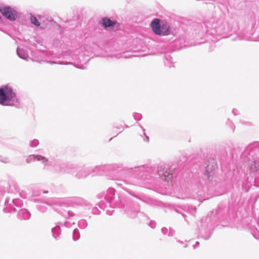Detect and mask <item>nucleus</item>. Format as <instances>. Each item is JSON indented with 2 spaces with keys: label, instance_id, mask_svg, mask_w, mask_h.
<instances>
[{
  "label": "nucleus",
  "instance_id": "nucleus-1",
  "mask_svg": "<svg viewBox=\"0 0 259 259\" xmlns=\"http://www.w3.org/2000/svg\"><path fill=\"white\" fill-rule=\"evenodd\" d=\"M238 29L237 23L233 20L228 22L223 19L212 18L197 24L195 31L197 37L204 39V42L215 41L228 37L230 33H235Z\"/></svg>",
  "mask_w": 259,
  "mask_h": 259
},
{
  "label": "nucleus",
  "instance_id": "nucleus-2",
  "mask_svg": "<svg viewBox=\"0 0 259 259\" xmlns=\"http://www.w3.org/2000/svg\"><path fill=\"white\" fill-rule=\"evenodd\" d=\"M122 169V166L117 164L99 165L94 167L88 166L76 167L75 170V172L73 174V176L77 179H82L85 178L92 174L102 175L106 174L107 172H116L121 171Z\"/></svg>",
  "mask_w": 259,
  "mask_h": 259
},
{
  "label": "nucleus",
  "instance_id": "nucleus-3",
  "mask_svg": "<svg viewBox=\"0 0 259 259\" xmlns=\"http://www.w3.org/2000/svg\"><path fill=\"white\" fill-rule=\"evenodd\" d=\"M216 168V163L212 164L211 166L208 165L205 167V172L199 182L193 185L192 193L194 198H198L199 196L202 195L203 188L205 186H211L215 184L214 175Z\"/></svg>",
  "mask_w": 259,
  "mask_h": 259
},
{
  "label": "nucleus",
  "instance_id": "nucleus-4",
  "mask_svg": "<svg viewBox=\"0 0 259 259\" xmlns=\"http://www.w3.org/2000/svg\"><path fill=\"white\" fill-rule=\"evenodd\" d=\"M50 205H58L60 206H81L85 209H92V213L94 214H99L100 211L97 207H92V205L81 197H72L62 199H55L48 202Z\"/></svg>",
  "mask_w": 259,
  "mask_h": 259
},
{
  "label": "nucleus",
  "instance_id": "nucleus-5",
  "mask_svg": "<svg viewBox=\"0 0 259 259\" xmlns=\"http://www.w3.org/2000/svg\"><path fill=\"white\" fill-rule=\"evenodd\" d=\"M0 104L17 107L19 106V99L11 87L6 85L0 88Z\"/></svg>",
  "mask_w": 259,
  "mask_h": 259
},
{
  "label": "nucleus",
  "instance_id": "nucleus-6",
  "mask_svg": "<svg viewBox=\"0 0 259 259\" xmlns=\"http://www.w3.org/2000/svg\"><path fill=\"white\" fill-rule=\"evenodd\" d=\"M250 24V27L240 32L233 39L259 41V20L251 21Z\"/></svg>",
  "mask_w": 259,
  "mask_h": 259
},
{
  "label": "nucleus",
  "instance_id": "nucleus-7",
  "mask_svg": "<svg viewBox=\"0 0 259 259\" xmlns=\"http://www.w3.org/2000/svg\"><path fill=\"white\" fill-rule=\"evenodd\" d=\"M149 170L150 168L144 165L135 167L134 169H131V172L134 173L138 178H135L134 179L127 178L121 181L125 184L141 185L143 181H145L147 178L148 175L147 173H148Z\"/></svg>",
  "mask_w": 259,
  "mask_h": 259
},
{
  "label": "nucleus",
  "instance_id": "nucleus-8",
  "mask_svg": "<svg viewBox=\"0 0 259 259\" xmlns=\"http://www.w3.org/2000/svg\"><path fill=\"white\" fill-rule=\"evenodd\" d=\"M115 194V190L113 188H109L105 192L100 194L99 196H101V198H103L104 200H101L99 202L98 205L99 208L105 210L108 206L111 209L117 206L120 207V204L122 202L120 201L119 204H116L114 200Z\"/></svg>",
  "mask_w": 259,
  "mask_h": 259
},
{
  "label": "nucleus",
  "instance_id": "nucleus-9",
  "mask_svg": "<svg viewBox=\"0 0 259 259\" xmlns=\"http://www.w3.org/2000/svg\"><path fill=\"white\" fill-rule=\"evenodd\" d=\"M150 26L155 34L159 35H167L170 33L169 24L166 22L160 23L158 19H154L151 23Z\"/></svg>",
  "mask_w": 259,
  "mask_h": 259
},
{
  "label": "nucleus",
  "instance_id": "nucleus-10",
  "mask_svg": "<svg viewBox=\"0 0 259 259\" xmlns=\"http://www.w3.org/2000/svg\"><path fill=\"white\" fill-rule=\"evenodd\" d=\"M121 205H123L125 213L130 218H135L140 212V205L131 199H127L125 202H122L120 206Z\"/></svg>",
  "mask_w": 259,
  "mask_h": 259
},
{
  "label": "nucleus",
  "instance_id": "nucleus-11",
  "mask_svg": "<svg viewBox=\"0 0 259 259\" xmlns=\"http://www.w3.org/2000/svg\"><path fill=\"white\" fill-rule=\"evenodd\" d=\"M50 165H53L55 170L58 173H68L73 176L75 172L76 167L70 163H61L60 161H55L53 163L49 162Z\"/></svg>",
  "mask_w": 259,
  "mask_h": 259
},
{
  "label": "nucleus",
  "instance_id": "nucleus-12",
  "mask_svg": "<svg viewBox=\"0 0 259 259\" xmlns=\"http://www.w3.org/2000/svg\"><path fill=\"white\" fill-rule=\"evenodd\" d=\"M156 173L163 181L168 182L172 178V173L169 165L166 163H160L157 166Z\"/></svg>",
  "mask_w": 259,
  "mask_h": 259
},
{
  "label": "nucleus",
  "instance_id": "nucleus-13",
  "mask_svg": "<svg viewBox=\"0 0 259 259\" xmlns=\"http://www.w3.org/2000/svg\"><path fill=\"white\" fill-rule=\"evenodd\" d=\"M23 205L22 201L18 198H13L11 196H7L5 201V207L3 211L5 213L12 212L15 211L14 205L21 207Z\"/></svg>",
  "mask_w": 259,
  "mask_h": 259
},
{
  "label": "nucleus",
  "instance_id": "nucleus-14",
  "mask_svg": "<svg viewBox=\"0 0 259 259\" xmlns=\"http://www.w3.org/2000/svg\"><path fill=\"white\" fill-rule=\"evenodd\" d=\"M0 12L9 20L15 21L17 19V12L10 6L0 7Z\"/></svg>",
  "mask_w": 259,
  "mask_h": 259
},
{
  "label": "nucleus",
  "instance_id": "nucleus-15",
  "mask_svg": "<svg viewBox=\"0 0 259 259\" xmlns=\"http://www.w3.org/2000/svg\"><path fill=\"white\" fill-rule=\"evenodd\" d=\"M62 198H62L61 199H62ZM55 199H58V198H52V199H49L46 202V204L49 205L53 206L54 207V209L57 210L58 211V212L61 215H62L63 217H64V218H67V217H72L75 216V213L71 210H67L64 209L63 208H60L59 209L56 207V206L63 207V206H60V205H50L49 204H48V202L50 201H51ZM68 206V205H67L66 206Z\"/></svg>",
  "mask_w": 259,
  "mask_h": 259
},
{
  "label": "nucleus",
  "instance_id": "nucleus-16",
  "mask_svg": "<svg viewBox=\"0 0 259 259\" xmlns=\"http://www.w3.org/2000/svg\"><path fill=\"white\" fill-rule=\"evenodd\" d=\"M35 160L41 161L43 164L45 165L48 164V159L46 157L42 156L40 155H30L26 160L27 163H30L32 161H34Z\"/></svg>",
  "mask_w": 259,
  "mask_h": 259
},
{
  "label": "nucleus",
  "instance_id": "nucleus-17",
  "mask_svg": "<svg viewBox=\"0 0 259 259\" xmlns=\"http://www.w3.org/2000/svg\"><path fill=\"white\" fill-rule=\"evenodd\" d=\"M31 217L30 212L25 208L19 209L17 217L20 220H28Z\"/></svg>",
  "mask_w": 259,
  "mask_h": 259
},
{
  "label": "nucleus",
  "instance_id": "nucleus-18",
  "mask_svg": "<svg viewBox=\"0 0 259 259\" xmlns=\"http://www.w3.org/2000/svg\"><path fill=\"white\" fill-rule=\"evenodd\" d=\"M248 164L252 172L259 171V159L253 158L252 160L249 159Z\"/></svg>",
  "mask_w": 259,
  "mask_h": 259
},
{
  "label": "nucleus",
  "instance_id": "nucleus-19",
  "mask_svg": "<svg viewBox=\"0 0 259 259\" xmlns=\"http://www.w3.org/2000/svg\"><path fill=\"white\" fill-rule=\"evenodd\" d=\"M60 225H62V223L58 222L56 226L52 229L53 236L57 240L60 239L61 233Z\"/></svg>",
  "mask_w": 259,
  "mask_h": 259
},
{
  "label": "nucleus",
  "instance_id": "nucleus-20",
  "mask_svg": "<svg viewBox=\"0 0 259 259\" xmlns=\"http://www.w3.org/2000/svg\"><path fill=\"white\" fill-rule=\"evenodd\" d=\"M17 54L19 58L25 60H27L29 58L28 52L26 50L23 49H20L19 47H18L17 49Z\"/></svg>",
  "mask_w": 259,
  "mask_h": 259
},
{
  "label": "nucleus",
  "instance_id": "nucleus-21",
  "mask_svg": "<svg viewBox=\"0 0 259 259\" xmlns=\"http://www.w3.org/2000/svg\"><path fill=\"white\" fill-rule=\"evenodd\" d=\"M102 24L104 27V28H106L108 27H110L111 26H114L116 22L114 21L111 20L110 19L108 18H104L102 20Z\"/></svg>",
  "mask_w": 259,
  "mask_h": 259
},
{
  "label": "nucleus",
  "instance_id": "nucleus-22",
  "mask_svg": "<svg viewBox=\"0 0 259 259\" xmlns=\"http://www.w3.org/2000/svg\"><path fill=\"white\" fill-rule=\"evenodd\" d=\"M165 60L164 61V64L165 65L171 67L172 66L171 64L173 63L172 58L171 56L169 54L165 55Z\"/></svg>",
  "mask_w": 259,
  "mask_h": 259
},
{
  "label": "nucleus",
  "instance_id": "nucleus-23",
  "mask_svg": "<svg viewBox=\"0 0 259 259\" xmlns=\"http://www.w3.org/2000/svg\"><path fill=\"white\" fill-rule=\"evenodd\" d=\"M78 226L81 229H84L88 226V222L85 219H81L78 222Z\"/></svg>",
  "mask_w": 259,
  "mask_h": 259
},
{
  "label": "nucleus",
  "instance_id": "nucleus-24",
  "mask_svg": "<svg viewBox=\"0 0 259 259\" xmlns=\"http://www.w3.org/2000/svg\"><path fill=\"white\" fill-rule=\"evenodd\" d=\"M73 239L74 241L78 240L80 238V233L77 229H75L73 232L72 235Z\"/></svg>",
  "mask_w": 259,
  "mask_h": 259
},
{
  "label": "nucleus",
  "instance_id": "nucleus-25",
  "mask_svg": "<svg viewBox=\"0 0 259 259\" xmlns=\"http://www.w3.org/2000/svg\"><path fill=\"white\" fill-rule=\"evenodd\" d=\"M75 224V222L74 221H72L71 219L66 221L64 223H62V225H61V226H64L66 228H69L72 227L73 225Z\"/></svg>",
  "mask_w": 259,
  "mask_h": 259
},
{
  "label": "nucleus",
  "instance_id": "nucleus-26",
  "mask_svg": "<svg viewBox=\"0 0 259 259\" xmlns=\"http://www.w3.org/2000/svg\"><path fill=\"white\" fill-rule=\"evenodd\" d=\"M37 209L41 212H46L48 209L47 207L44 204L41 203L37 205Z\"/></svg>",
  "mask_w": 259,
  "mask_h": 259
},
{
  "label": "nucleus",
  "instance_id": "nucleus-27",
  "mask_svg": "<svg viewBox=\"0 0 259 259\" xmlns=\"http://www.w3.org/2000/svg\"><path fill=\"white\" fill-rule=\"evenodd\" d=\"M31 23L35 26L38 27L40 25V23L37 19V18L33 15H31L30 17Z\"/></svg>",
  "mask_w": 259,
  "mask_h": 259
},
{
  "label": "nucleus",
  "instance_id": "nucleus-28",
  "mask_svg": "<svg viewBox=\"0 0 259 259\" xmlns=\"http://www.w3.org/2000/svg\"><path fill=\"white\" fill-rule=\"evenodd\" d=\"M185 209H186L187 211L191 213L192 214H194L196 212V207H193L192 206H184Z\"/></svg>",
  "mask_w": 259,
  "mask_h": 259
},
{
  "label": "nucleus",
  "instance_id": "nucleus-29",
  "mask_svg": "<svg viewBox=\"0 0 259 259\" xmlns=\"http://www.w3.org/2000/svg\"><path fill=\"white\" fill-rule=\"evenodd\" d=\"M38 140L34 139L30 142L29 145L31 147L34 148L36 147L38 145Z\"/></svg>",
  "mask_w": 259,
  "mask_h": 259
},
{
  "label": "nucleus",
  "instance_id": "nucleus-30",
  "mask_svg": "<svg viewBox=\"0 0 259 259\" xmlns=\"http://www.w3.org/2000/svg\"><path fill=\"white\" fill-rule=\"evenodd\" d=\"M211 234V232L209 231L207 233V234L206 235H203L202 231H201L200 232V235L201 237L205 240H208L210 237Z\"/></svg>",
  "mask_w": 259,
  "mask_h": 259
},
{
  "label": "nucleus",
  "instance_id": "nucleus-31",
  "mask_svg": "<svg viewBox=\"0 0 259 259\" xmlns=\"http://www.w3.org/2000/svg\"><path fill=\"white\" fill-rule=\"evenodd\" d=\"M131 195L141 200H142L144 201H145V197L143 194H135L132 193Z\"/></svg>",
  "mask_w": 259,
  "mask_h": 259
},
{
  "label": "nucleus",
  "instance_id": "nucleus-32",
  "mask_svg": "<svg viewBox=\"0 0 259 259\" xmlns=\"http://www.w3.org/2000/svg\"><path fill=\"white\" fill-rule=\"evenodd\" d=\"M0 161L5 163L10 162L9 159L8 157L2 156L1 155H0Z\"/></svg>",
  "mask_w": 259,
  "mask_h": 259
},
{
  "label": "nucleus",
  "instance_id": "nucleus-33",
  "mask_svg": "<svg viewBox=\"0 0 259 259\" xmlns=\"http://www.w3.org/2000/svg\"><path fill=\"white\" fill-rule=\"evenodd\" d=\"M133 117L136 120H140L142 118V115L140 113H134Z\"/></svg>",
  "mask_w": 259,
  "mask_h": 259
},
{
  "label": "nucleus",
  "instance_id": "nucleus-34",
  "mask_svg": "<svg viewBox=\"0 0 259 259\" xmlns=\"http://www.w3.org/2000/svg\"><path fill=\"white\" fill-rule=\"evenodd\" d=\"M111 57H114L117 59H119L122 57L125 58V56L123 55V54H114L111 55Z\"/></svg>",
  "mask_w": 259,
  "mask_h": 259
},
{
  "label": "nucleus",
  "instance_id": "nucleus-35",
  "mask_svg": "<svg viewBox=\"0 0 259 259\" xmlns=\"http://www.w3.org/2000/svg\"><path fill=\"white\" fill-rule=\"evenodd\" d=\"M252 147H256V148H259V143L258 142L254 143H253L252 144H251V145L249 146L246 149V151L249 150Z\"/></svg>",
  "mask_w": 259,
  "mask_h": 259
},
{
  "label": "nucleus",
  "instance_id": "nucleus-36",
  "mask_svg": "<svg viewBox=\"0 0 259 259\" xmlns=\"http://www.w3.org/2000/svg\"><path fill=\"white\" fill-rule=\"evenodd\" d=\"M5 190L4 187L0 186V199L4 196L5 193Z\"/></svg>",
  "mask_w": 259,
  "mask_h": 259
},
{
  "label": "nucleus",
  "instance_id": "nucleus-37",
  "mask_svg": "<svg viewBox=\"0 0 259 259\" xmlns=\"http://www.w3.org/2000/svg\"><path fill=\"white\" fill-rule=\"evenodd\" d=\"M50 64H70L69 63H64L63 62H61V61H59L58 62H55V61H48V62Z\"/></svg>",
  "mask_w": 259,
  "mask_h": 259
},
{
  "label": "nucleus",
  "instance_id": "nucleus-38",
  "mask_svg": "<svg viewBox=\"0 0 259 259\" xmlns=\"http://www.w3.org/2000/svg\"><path fill=\"white\" fill-rule=\"evenodd\" d=\"M140 127L143 131V135L145 136V139H144V140L146 141V142H148L149 141V137L146 135V133L145 132V128H144L141 125H140Z\"/></svg>",
  "mask_w": 259,
  "mask_h": 259
},
{
  "label": "nucleus",
  "instance_id": "nucleus-39",
  "mask_svg": "<svg viewBox=\"0 0 259 259\" xmlns=\"http://www.w3.org/2000/svg\"><path fill=\"white\" fill-rule=\"evenodd\" d=\"M161 232L164 235H166L168 234V232H169L168 229L166 228H162L161 229Z\"/></svg>",
  "mask_w": 259,
  "mask_h": 259
},
{
  "label": "nucleus",
  "instance_id": "nucleus-40",
  "mask_svg": "<svg viewBox=\"0 0 259 259\" xmlns=\"http://www.w3.org/2000/svg\"><path fill=\"white\" fill-rule=\"evenodd\" d=\"M149 226H150L152 228H154L156 226V223L154 221H151L149 224Z\"/></svg>",
  "mask_w": 259,
  "mask_h": 259
},
{
  "label": "nucleus",
  "instance_id": "nucleus-41",
  "mask_svg": "<svg viewBox=\"0 0 259 259\" xmlns=\"http://www.w3.org/2000/svg\"><path fill=\"white\" fill-rule=\"evenodd\" d=\"M106 213L109 215H112L113 214V212L114 211L113 209L110 210L109 209H107L106 210Z\"/></svg>",
  "mask_w": 259,
  "mask_h": 259
},
{
  "label": "nucleus",
  "instance_id": "nucleus-42",
  "mask_svg": "<svg viewBox=\"0 0 259 259\" xmlns=\"http://www.w3.org/2000/svg\"><path fill=\"white\" fill-rule=\"evenodd\" d=\"M232 113L234 115H237L239 114V112L237 110V109H233L232 110Z\"/></svg>",
  "mask_w": 259,
  "mask_h": 259
},
{
  "label": "nucleus",
  "instance_id": "nucleus-43",
  "mask_svg": "<svg viewBox=\"0 0 259 259\" xmlns=\"http://www.w3.org/2000/svg\"><path fill=\"white\" fill-rule=\"evenodd\" d=\"M227 123L229 125H230L231 126H232L233 131H234V126L233 125L232 121L228 120V121Z\"/></svg>",
  "mask_w": 259,
  "mask_h": 259
},
{
  "label": "nucleus",
  "instance_id": "nucleus-44",
  "mask_svg": "<svg viewBox=\"0 0 259 259\" xmlns=\"http://www.w3.org/2000/svg\"><path fill=\"white\" fill-rule=\"evenodd\" d=\"M174 235V231L172 230H169L168 233L169 236H172Z\"/></svg>",
  "mask_w": 259,
  "mask_h": 259
},
{
  "label": "nucleus",
  "instance_id": "nucleus-45",
  "mask_svg": "<svg viewBox=\"0 0 259 259\" xmlns=\"http://www.w3.org/2000/svg\"><path fill=\"white\" fill-rule=\"evenodd\" d=\"M199 245V242L198 241H197L195 244L193 246V248L195 249Z\"/></svg>",
  "mask_w": 259,
  "mask_h": 259
},
{
  "label": "nucleus",
  "instance_id": "nucleus-46",
  "mask_svg": "<svg viewBox=\"0 0 259 259\" xmlns=\"http://www.w3.org/2000/svg\"><path fill=\"white\" fill-rule=\"evenodd\" d=\"M178 212H180V213H181L182 215L183 216V217L184 218L185 220L186 221V215L183 213V212H180L179 210H177Z\"/></svg>",
  "mask_w": 259,
  "mask_h": 259
},
{
  "label": "nucleus",
  "instance_id": "nucleus-47",
  "mask_svg": "<svg viewBox=\"0 0 259 259\" xmlns=\"http://www.w3.org/2000/svg\"><path fill=\"white\" fill-rule=\"evenodd\" d=\"M117 184L119 186H120L121 187H122L123 186V184L122 183H117Z\"/></svg>",
  "mask_w": 259,
  "mask_h": 259
},
{
  "label": "nucleus",
  "instance_id": "nucleus-48",
  "mask_svg": "<svg viewBox=\"0 0 259 259\" xmlns=\"http://www.w3.org/2000/svg\"><path fill=\"white\" fill-rule=\"evenodd\" d=\"M20 195H21V197H23V198H25V197H25V196H22V193H20Z\"/></svg>",
  "mask_w": 259,
  "mask_h": 259
},
{
  "label": "nucleus",
  "instance_id": "nucleus-49",
  "mask_svg": "<svg viewBox=\"0 0 259 259\" xmlns=\"http://www.w3.org/2000/svg\"><path fill=\"white\" fill-rule=\"evenodd\" d=\"M77 68H80V69H84L85 68L84 67H79L78 66H76Z\"/></svg>",
  "mask_w": 259,
  "mask_h": 259
},
{
  "label": "nucleus",
  "instance_id": "nucleus-50",
  "mask_svg": "<svg viewBox=\"0 0 259 259\" xmlns=\"http://www.w3.org/2000/svg\"><path fill=\"white\" fill-rule=\"evenodd\" d=\"M252 152H251L250 153H249V156L251 155V153H252Z\"/></svg>",
  "mask_w": 259,
  "mask_h": 259
},
{
  "label": "nucleus",
  "instance_id": "nucleus-51",
  "mask_svg": "<svg viewBox=\"0 0 259 259\" xmlns=\"http://www.w3.org/2000/svg\"><path fill=\"white\" fill-rule=\"evenodd\" d=\"M187 246H188V245H187V244H186V245H185V247H187Z\"/></svg>",
  "mask_w": 259,
  "mask_h": 259
},
{
  "label": "nucleus",
  "instance_id": "nucleus-52",
  "mask_svg": "<svg viewBox=\"0 0 259 259\" xmlns=\"http://www.w3.org/2000/svg\"><path fill=\"white\" fill-rule=\"evenodd\" d=\"M1 18H2V17H1V16H0V20L1 19Z\"/></svg>",
  "mask_w": 259,
  "mask_h": 259
}]
</instances>
